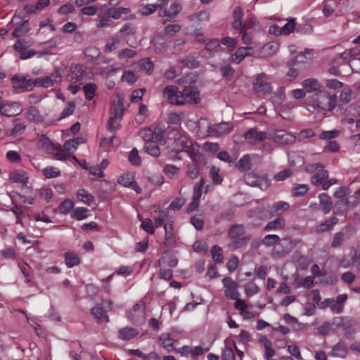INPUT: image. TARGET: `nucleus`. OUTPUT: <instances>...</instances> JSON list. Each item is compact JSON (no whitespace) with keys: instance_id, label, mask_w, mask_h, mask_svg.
<instances>
[{"instance_id":"1","label":"nucleus","mask_w":360,"mask_h":360,"mask_svg":"<svg viewBox=\"0 0 360 360\" xmlns=\"http://www.w3.org/2000/svg\"><path fill=\"white\" fill-rule=\"evenodd\" d=\"M336 105V95H330L327 91L321 90L316 92L310 97L307 103V109L312 113L322 112L324 111L331 112Z\"/></svg>"},{"instance_id":"2","label":"nucleus","mask_w":360,"mask_h":360,"mask_svg":"<svg viewBox=\"0 0 360 360\" xmlns=\"http://www.w3.org/2000/svg\"><path fill=\"white\" fill-rule=\"evenodd\" d=\"M347 300L346 294H341L337 297V299L327 298L319 304V308L326 309L330 308L331 311L340 314L343 311L345 304Z\"/></svg>"},{"instance_id":"3","label":"nucleus","mask_w":360,"mask_h":360,"mask_svg":"<svg viewBox=\"0 0 360 360\" xmlns=\"http://www.w3.org/2000/svg\"><path fill=\"white\" fill-rule=\"evenodd\" d=\"M11 84L16 93L31 91L36 86V82H34V79H28L21 75H14L11 78Z\"/></svg>"},{"instance_id":"4","label":"nucleus","mask_w":360,"mask_h":360,"mask_svg":"<svg viewBox=\"0 0 360 360\" xmlns=\"http://www.w3.org/2000/svg\"><path fill=\"white\" fill-rule=\"evenodd\" d=\"M253 89L257 93L269 95L271 93L272 86L269 81V77L266 73L262 72L257 75L252 82Z\"/></svg>"},{"instance_id":"5","label":"nucleus","mask_w":360,"mask_h":360,"mask_svg":"<svg viewBox=\"0 0 360 360\" xmlns=\"http://www.w3.org/2000/svg\"><path fill=\"white\" fill-rule=\"evenodd\" d=\"M163 97L167 99L170 104L176 105H184V101L181 98V91H179L176 86L169 85L163 89Z\"/></svg>"},{"instance_id":"6","label":"nucleus","mask_w":360,"mask_h":360,"mask_svg":"<svg viewBox=\"0 0 360 360\" xmlns=\"http://www.w3.org/2000/svg\"><path fill=\"white\" fill-rule=\"evenodd\" d=\"M268 139H272L275 143L278 144H292L295 140L296 137L284 130H276L274 132V134L271 135V137Z\"/></svg>"},{"instance_id":"7","label":"nucleus","mask_w":360,"mask_h":360,"mask_svg":"<svg viewBox=\"0 0 360 360\" xmlns=\"http://www.w3.org/2000/svg\"><path fill=\"white\" fill-rule=\"evenodd\" d=\"M244 138L251 145H256L266 139L267 134L264 131H259L256 127L250 128L244 134Z\"/></svg>"},{"instance_id":"8","label":"nucleus","mask_w":360,"mask_h":360,"mask_svg":"<svg viewBox=\"0 0 360 360\" xmlns=\"http://www.w3.org/2000/svg\"><path fill=\"white\" fill-rule=\"evenodd\" d=\"M22 112L20 105L17 102L2 103L0 101V114L6 117H14Z\"/></svg>"},{"instance_id":"9","label":"nucleus","mask_w":360,"mask_h":360,"mask_svg":"<svg viewBox=\"0 0 360 360\" xmlns=\"http://www.w3.org/2000/svg\"><path fill=\"white\" fill-rule=\"evenodd\" d=\"M337 326L342 327L345 333V335L349 339H354V335L355 333V326L356 323L352 319H342L338 318Z\"/></svg>"},{"instance_id":"10","label":"nucleus","mask_w":360,"mask_h":360,"mask_svg":"<svg viewBox=\"0 0 360 360\" xmlns=\"http://www.w3.org/2000/svg\"><path fill=\"white\" fill-rule=\"evenodd\" d=\"M232 128L233 126L231 122H221L217 124L209 125L207 132L210 136H219L224 134L229 133Z\"/></svg>"},{"instance_id":"11","label":"nucleus","mask_w":360,"mask_h":360,"mask_svg":"<svg viewBox=\"0 0 360 360\" xmlns=\"http://www.w3.org/2000/svg\"><path fill=\"white\" fill-rule=\"evenodd\" d=\"M184 104L194 103L197 104L199 102V94L195 87H185L181 91Z\"/></svg>"},{"instance_id":"12","label":"nucleus","mask_w":360,"mask_h":360,"mask_svg":"<svg viewBox=\"0 0 360 360\" xmlns=\"http://www.w3.org/2000/svg\"><path fill=\"white\" fill-rule=\"evenodd\" d=\"M165 244L169 247H173L176 243V236L173 230V221H167L165 224Z\"/></svg>"},{"instance_id":"13","label":"nucleus","mask_w":360,"mask_h":360,"mask_svg":"<svg viewBox=\"0 0 360 360\" xmlns=\"http://www.w3.org/2000/svg\"><path fill=\"white\" fill-rule=\"evenodd\" d=\"M290 205L284 201H279L274 202L271 207L269 212V217L272 218L274 217H280L284 212L288 210Z\"/></svg>"},{"instance_id":"14","label":"nucleus","mask_w":360,"mask_h":360,"mask_svg":"<svg viewBox=\"0 0 360 360\" xmlns=\"http://www.w3.org/2000/svg\"><path fill=\"white\" fill-rule=\"evenodd\" d=\"M91 314L98 323H101L103 321L105 322L109 321L108 316H107L102 305L98 304L91 309Z\"/></svg>"},{"instance_id":"15","label":"nucleus","mask_w":360,"mask_h":360,"mask_svg":"<svg viewBox=\"0 0 360 360\" xmlns=\"http://www.w3.org/2000/svg\"><path fill=\"white\" fill-rule=\"evenodd\" d=\"M138 333L136 329L127 326L119 330L118 338L124 341H129L136 337Z\"/></svg>"},{"instance_id":"16","label":"nucleus","mask_w":360,"mask_h":360,"mask_svg":"<svg viewBox=\"0 0 360 360\" xmlns=\"http://www.w3.org/2000/svg\"><path fill=\"white\" fill-rule=\"evenodd\" d=\"M330 355L335 357L345 358L347 355V347L343 342H338L333 346Z\"/></svg>"},{"instance_id":"17","label":"nucleus","mask_w":360,"mask_h":360,"mask_svg":"<svg viewBox=\"0 0 360 360\" xmlns=\"http://www.w3.org/2000/svg\"><path fill=\"white\" fill-rule=\"evenodd\" d=\"M285 219L283 217H276L274 220L268 222L264 229L266 231L281 230L285 227Z\"/></svg>"},{"instance_id":"18","label":"nucleus","mask_w":360,"mask_h":360,"mask_svg":"<svg viewBox=\"0 0 360 360\" xmlns=\"http://www.w3.org/2000/svg\"><path fill=\"white\" fill-rule=\"evenodd\" d=\"M302 86L308 92H318L321 91V85L319 81L314 78H309L303 81Z\"/></svg>"},{"instance_id":"19","label":"nucleus","mask_w":360,"mask_h":360,"mask_svg":"<svg viewBox=\"0 0 360 360\" xmlns=\"http://www.w3.org/2000/svg\"><path fill=\"white\" fill-rule=\"evenodd\" d=\"M338 223V218L335 217H331L330 219H328L324 222L319 224L316 228V231L317 233H323L325 231H330L333 228V226Z\"/></svg>"},{"instance_id":"20","label":"nucleus","mask_w":360,"mask_h":360,"mask_svg":"<svg viewBox=\"0 0 360 360\" xmlns=\"http://www.w3.org/2000/svg\"><path fill=\"white\" fill-rule=\"evenodd\" d=\"M328 178V172L323 169L321 168L315 174L311 177V184L315 186H319L323 184V181Z\"/></svg>"},{"instance_id":"21","label":"nucleus","mask_w":360,"mask_h":360,"mask_svg":"<svg viewBox=\"0 0 360 360\" xmlns=\"http://www.w3.org/2000/svg\"><path fill=\"white\" fill-rule=\"evenodd\" d=\"M320 200V205L324 214H328L332 209L333 203L330 197L326 193H321L319 196Z\"/></svg>"},{"instance_id":"22","label":"nucleus","mask_w":360,"mask_h":360,"mask_svg":"<svg viewBox=\"0 0 360 360\" xmlns=\"http://www.w3.org/2000/svg\"><path fill=\"white\" fill-rule=\"evenodd\" d=\"M158 143L155 141L145 143L143 147L144 151L153 157H158L160 155V150Z\"/></svg>"},{"instance_id":"23","label":"nucleus","mask_w":360,"mask_h":360,"mask_svg":"<svg viewBox=\"0 0 360 360\" xmlns=\"http://www.w3.org/2000/svg\"><path fill=\"white\" fill-rule=\"evenodd\" d=\"M165 127L163 124H158L153 130L154 139L160 145H165L166 141L164 137Z\"/></svg>"},{"instance_id":"24","label":"nucleus","mask_w":360,"mask_h":360,"mask_svg":"<svg viewBox=\"0 0 360 360\" xmlns=\"http://www.w3.org/2000/svg\"><path fill=\"white\" fill-rule=\"evenodd\" d=\"M159 342L169 352L174 349L175 340L171 338L169 333L161 334L159 337Z\"/></svg>"},{"instance_id":"25","label":"nucleus","mask_w":360,"mask_h":360,"mask_svg":"<svg viewBox=\"0 0 360 360\" xmlns=\"http://www.w3.org/2000/svg\"><path fill=\"white\" fill-rule=\"evenodd\" d=\"M30 30V27H29V21L25 20L17 25V27L13 32V36L15 38H19L22 36H24Z\"/></svg>"},{"instance_id":"26","label":"nucleus","mask_w":360,"mask_h":360,"mask_svg":"<svg viewBox=\"0 0 360 360\" xmlns=\"http://www.w3.org/2000/svg\"><path fill=\"white\" fill-rule=\"evenodd\" d=\"M89 210L86 207H76L70 212V217L77 220H83L89 217Z\"/></svg>"},{"instance_id":"27","label":"nucleus","mask_w":360,"mask_h":360,"mask_svg":"<svg viewBox=\"0 0 360 360\" xmlns=\"http://www.w3.org/2000/svg\"><path fill=\"white\" fill-rule=\"evenodd\" d=\"M285 99V90L281 87L276 92H275L270 98L272 104L276 107H280Z\"/></svg>"},{"instance_id":"28","label":"nucleus","mask_w":360,"mask_h":360,"mask_svg":"<svg viewBox=\"0 0 360 360\" xmlns=\"http://www.w3.org/2000/svg\"><path fill=\"white\" fill-rule=\"evenodd\" d=\"M251 49V47L238 48L233 55V61L236 63L239 64L246 56H251V53L249 52Z\"/></svg>"},{"instance_id":"29","label":"nucleus","mask_w":360,"mask_h":360,"mask_svg":"<svg viewBox=\"0 0 360 360\" xmlns=\"http://www.w3.org/2000/svg\"><path fill=\"white\" fill-rule=\"evenodd\" d=\"M83 53L89 61L94 63L100 55V50L96 46H89L84 50Z\"/></svg>"},{"instance_id":"30","label":"nucleus","mask_w":360,"mask_h":360,"mask_svg":"<svg viewBox=\"0 0 360 360\" xmlns=\"http://www.w3.org/2000/svg\"><path fill=\"white\" fill-rule=\"evenodd\" d=\"M245 233V228L243 224L233 225L228 233L229 237L231 239H236Z\"/></svg>"},{"instance_id":"31","label":"nucleus","mask_w":360,"mask_h":360,"mask_svg":"<svg viewBox=\"0 0 360 360\" xmlns=\"http://www.w3.org/2000/svg\"><path fill=\"white\" fill-rule=\"evenodd\" d=\"M77 198L87 205H90L94 201V197L89 193L84 188H80L77 191Z\"/></svg>"},{"instance_id":"32","label":"nucleus","mask_w":360,"mask_h":360,"mask_svg":"<svg viewBox=\"0 0 360 360\" xmlns=\"http://www.w3.org/2000/svg\"><path fill=\"white\" fill-rule=\"evenodd\" d=\"M98 18L99 19L96 21V26L99 28L109 27L113 23V21L110 19L106 11L105 13H100Z\"/></svg>"},{"instance_id":"33","label":"nucleus","mask_w":360,"mask_h":360,"mask_svg":"<svg viewBox=\"0 0 360 360\" xmlns=\"http://www.w3.org/2000/svg\"><path fill=\"white\" fill-rule=\"evenodd\" d=\"M167 221H172L169 219L168 212L164 210L159 211L158 215L154 218L155 226L159 228L163 225L165 226Z\"/></svg>"},{"instance_id":"34","label":"nucleus","mask_w":360,"mask_h":360,"mask_svg":"<svg viewBox=\"0 0 360 360\" xmlns=\"http://www.w3.org/2000/svg\"><path fill=\"white\" fill-rule=\"evenodd\" d=\"M236 167L240 172H246L251 168L250 158L248 155H243L236 163Z\"/></svg>"},{"instance_id":"35","label":"nucleus","mask_w":360,"mask_h":360,"mask_svg":"<svg viewBox=\"0 0 360 360\" xmlns=\"http://www.w3.org/2000/svg\"><path fill=\"white\" fill-rule=\"evenodd\" d=\"M65 262L66 265L71 268L78 265L80 263V259L76 254L72 252H67L65 253Z\"/></svg>"},{"instance_id":"36","label":"nucleus","mask_w":360,"mask_h":360,"mask_svg":"<svg viewBox=\"0 0 360 360\" xmlns=\"http://www.w3.org/2000/svg\"><path fill=\"white\" fill-rule=\"evenodd\" d=\"M184 118V112H171L167 114V123L171 124H180Z\"/></svg>"},{"instance_id":"37","label":"nucleus","mask_w":360,"mask_h":360,"mask_svg":"<svg viewBox=\"0 0 360 360\" xmlns=\"http://www.w3.org/2000/svg\"><path fill=\"white\" fill-rule=\"evenodd\" d=\"M9 179L11 181L14 183L26 184L28 180V176L25 172H11L10 174Z\"/></svg>"},{"instance_id":"38","label":"nucleus","mask_w":360,"mask_h":360,"mask_svg":"<svg viewBox=\"0 0 360 360\" xmlns=\"http://www.w3.org/2000/svg\"><path fill=\"white\" fill-rule=\"evenodd\" d=\"M211 254L213 260L216 263H222L224 261V257L222 255V249L217 245H215L212 247Z\"/></svg>"},{"instance_id":"39","label":"nucleus","mask_w":360,"mask_h":360,"mask_svg":"<svg viewBox=\"0 0 360 360\" xmlns=\"http://www.w3.org/2000/svg\"><path fill=\"white\" fill-rule=\"evenodd\" d=\"M309 191V186L307 184H295L292 188V193L294 196L300 197L304 195Z\"/></svg>"},{"instance_id":"40","label":"nucleus","mask_w":360,"mask_h":360,"mask_svg":"<svg viewBox=\"0 0 360 360\" xmlns=\"http://www.w3.org/2000/svg\"><path fill=\"white\" fill-rule=\"evenodd\" d=\"M96 85L93 83L86 84L83 86V91L85 94V98L87 101H91L95 96Z\"/></svg>"},{"instance_id":"41","label":"nucleus","mask_w":360,"mask_h":360,"mask_svg":"<svg viewBox=\"0 0 360 360\" xmlns=\"http://www.w3.org/2000/svg\"><path fill=\"white\" fill-rule=\"evenodd\" d=\"M250 239V236H245L241 238H236V240L232 241L229 245V248L233 250L240 248H242L247 245L248 242Z\"/></svg>"},{"instance_id":"42","label":"nucleus","mask_w":360,"mask_h":360,"mask_svg":"<svg viewBox=\"0 0 360 360\" xmlns=\"http://www.w3.org/2000/svg\"><path fill=\"white\" fill-rule=\"evenodd\" d=\"M190 21L198 20V21H208L210 20V14L205 11H201L198 13L191 14L188 16Z\"/></svg>"},{"instance_id":"43","label":"nucleus","mask_w":360,"mask_h":360,"mask_svg":"<svg viewBox=\"0 0 360 360\" xmlns=\"http://www.w3.org/2000/svg\"><path fill=\"white\" fill-rule=\"evenodd\" d=\"M220 72L223 77L230 81L234 75L235 70L230 65H226L220 67Z\"/></svg>"},{"instance_id":"44","label":"nucleus","mask_w":360,"mask_h":360,"mask_svg":"<svg viewBox=\"0 0 360 360\" xmlns=\"http://www.w3.org/2000/svg\"><path fill=\"white\" fill-rule=\"evenodd\" d=\"M280 241V238L278 235L275 234H269L265 236L262 243L263 245H264L266 247H271L275 244L278 243Z\"/></svg>"},{"instance_id":"45","label":"nucleus","mask_w":360,"mask_h":360,"mask_svg":"<svg viewBox=\"0 0 360 360\" xmlns=\"http://www.w3.org/2000/svg\"><path fill=\"white\" fill-rule=\"evenodd\" d=\"M129 160L134 166L139 167L141 165V159L139 155L137 148H134L129 154Z\"/></svg>"},{"instance_id":"46","label":"nucleus","mask_w":360,"mask_h":360,"mask_svg":"<svg viewBox=\"0 0 360 360\" xmlns=\"http://www.w3.org/2000/svg\"><path fill=\"white\" fill-rule=\"evenodd\" d=\"M349 205V201L345 198H340V200L335 203V211L334 214H338L344 213L347 210Z\"/></svg>"},{"instance_id":"47","label":"nucleus","mask_w":360,"mask_h":360,"mask_svg":"<svg viewBox=\"0 0 360 360\" xmlns=\"http://www.w3.org/2000/svg\"><path fill=\"white\" fill-rule=\"evenodd\" d=\"M74 202L70 199H65L59 207L60 212L63 214H67L74 209Z\"/></svg>"},{"instance_id":"48","label":"nucleus","mask_w":360,"mask_h":360,"mask_svg":"<svg viewBox=\"0 0 360 360\" xmlns=\"http://www.w3.org/2000/svg\"><path fill=\"white\" fill-rule=\"evenodd\" d=\"M120 121L121 120L112 117H110L106 124L107 129L111 133H114L116 130L121 128Z\"/></svg>"},{"instance_id":"49","label":"nucleus","mask_w":360,"mask_h":360,"mask_svg":"<svg viewBox=\"0 0 360 360\" xmlns=\"http://www.w3.org/2000/svg\"><path fill=\"white\" fill-rule=\"evenodd\" d=\"M224 46H226L229 50V51H233L238 43V41L235 38H232L230 37H223L220 41Z\"/></svg>"},{"instance_id":"50","label":"nucleus","mask_w":360,"mask_h":360,"mask_svg":"<svg viewBox=\"0 0 360 360\" xmlns=\"http://www.w3.org/2000/svg\"><path fill=\"white\" fill-rule=\"evenodd\" d=\"M139 136L143 138L145 141V143H148L149 141H153L154 139V133L153 130L150 128H144L141 129L139 132Z\"/></svg>"},{"instance_id":"51","label":"nucleus","mask_w":360,"mask_h":360,"mask_svg":"<svg viewBox=\"0 0 360 360\" xmlns=\"http://www.w3.org/2000/svg\"><path fill=\"white\" fill-rule=\"evenodd\" d=\"M72 72L75 75V78L77 80H79L82 79V77L85 72V67L82 65L76 64L72 65L70 68Z\"/></svg>"},{"instance_id":"52","label":"nucleus","mask_w":360,"mask_h":360,"mask_svg":"<svg viewBox=\"0 0 360 360\" xmlns=\"http://www.w3.org/2000/svg\"><path fill=\"white\" fill-rule=\"evenodd\" d=\"M75 109V103L74 102H71V101L68 102L67 104V106L61 112L58 120H61L71 115L74 112Z\"/></svg>"},{"instance_id":"53","label":"nucleus","mask_w":360,"mask_h":360,"mask_svg":"<svg viewBox=\"0 0 360 360\" xmlns=\"http://www.w3.org/2000/svg\"><path fill=\"white\" fill-rule=\"evenodd\" d=\"M43 174L46 178L51 179L59 176L60 171L54 167H46L43 169Z\"/></svg>"},{"instance_id":"54","label":"nucleus","mask_w":360,"mask_h":360,"mask_svg":"<svg viewBox=\"0 0 360 360\" xmlns=\"http://www.w3.org/2000/svg\"><path fill=\"white\" fill-rule=\"evenodd\" d=\"M120 32L124 36H133L136 34L137 30L136 27L131 23H126L122 27Z\"/></svg>"},{"instance_id":"55","label":"nucleus","mask_w":360,"mask_h":360,"mask_svg":"<svg viewBox=\"0 0 360 360\" xmlns=\"http://www.w3.org/2000/svg\"><path fill=\"white\" fill-rule=\"evenodd\" d=\"M120 39L117 36H113L110 41L105 44L104 51L105 53L110 52L117 49V45L120 43Z\"/></svg>"},{"instance_id":"56","label":"nucleus","mask_w":360,"mask_h":360,"mask_svg":"<svg viewBox=\"0 0 360 360\" xmlns=\"http://www.w3.org/2000/svg\"><path fill=\"white\" fill-rule=\"evenodd\" d=\"M134 176L131 174H124L121 175L118 179V183L125 187L130 186L134 181Z\"/></svg>"},{"instance_id":"57","label":"nucleus","mask_w":360,"mask_h":360,"mask_svg":"<svg viewBox=\"0 0 360 360\" xmlns=\"http://www.w3.org/2000/svg\"><path fill=\"white\" fill-rule=\"evenodd\" d=\"M292 174V172L290 169L286 168L283 171L276 173L274 176V179L276 181H284L285 179L290 177Z\"/></svg>"},{"instance_id":"58","label":"nucleus","mask_w":360,"mask_h":360,"mask_svg":"<svg viewBox=\"0 0 360 360\" xmlns=\"http://www.w3.org/2000/svg\"><path fill=\"white\" fill-rule=\"evenodd\" d=\"M79 139H69L66 141L63 145V148L65 150L68 152L74 151L77 149L79 143Z\"/></svg>"},{"instance_id":"59","label":"nucleus","mask_w":360,"mask_h":360,"mask_svg":"<svg viewBox=\"0 0 360 360\" xmlns=\"http://www.w3.org/2000/svg\"><path fill=\"white\" fill-rule=\"evenodd\" d=\"M140 67L143 70L146 71L148 74H150L154 68V64L150 58H146L141 60Z\"/></svg>"},{"instance_id":"60","label":"nucleus","mask_w":360,"mask_h":360,"mask_svg":"<svg viewBox=\"0 0 360 360\" xmlns=\"http://www.w3.org/2000/svg\"><path fill=\"white\" fill-rule=\"evenodd\" d=\"M63 72V68H55L54 72L47 76L48 78H50V81L52 82L53 85L55 83H57L61 80L62 73Z\"/></svg>"},{"instance_id":"61","label":"nucleus","mask_w":360,"mask_h":360,"mask_svg":"<svg viewBox=\"0 0 360 360\" xmlns=\"http://www.w3.org/2000/svg\"><path fill=\"white\" fill-rule=\"evenodd\" d=\"M210 176L214 184H219L222 182V177L219 174V169L215 166L211 167L210 169Z\"/></svg>"},{"instance_id":"62","label":"nucleus","mask_w":360,"mask_h":360,"mask_svg":"<svg viewBox=\"0 0 360 360\" xmlns=\"http://www.w3.org/2000/svg\"><path fill=\"white\" fill-rule=\"evenodd\" d=\"M31 45L30 42L25 39H18L13 45V49L17 52H21Z\"/></svg>"},{"instance_id":"63","label":"nucleus","mask_w":360,"mask_h":360,"mask_svg":"<svg viewBox=\"0 0 360 360\" xmlns=\"http://www.w3.org/2000/svg\"><path fill=\"white\" fill-rule=\"evenodd\" d=\"M186 201V200L184 198H176L170 203L169 209L174 211L179 210L185 205Z\"/></svg>"},{"instance_id":"64","label":"nucleus","mask_w":360,"mask_h":360,"mask_svg":"<svg viewBox=\"0 0 360 360\" xmlns=\"http://www.w3.org/2000/svg\"><path fill=\"white\" fill-rule=\"evenodd\" d=\"M181 63L190 68V69H194L198 68L200 66V62L197 60H195L193 57H188L184 60H181Z\"/></svg>"}]
</instances>
